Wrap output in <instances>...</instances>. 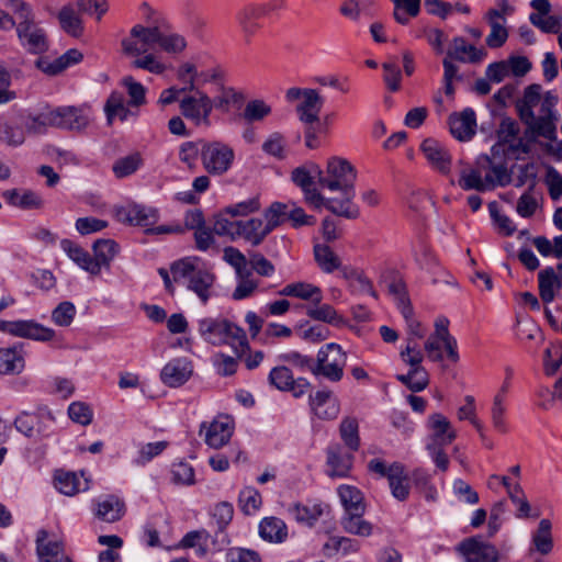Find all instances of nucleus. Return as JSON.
<instances>
[{"label": "nucleus", "instance_id": "nucleus-10", "mask_svg": "<svg viewBox=\"0 0 562 562\" xmlns=\"http://www.w3.org/2000/svg\"><path fill=\"white\" fill-rule=\"evenodd\" d=\"M290 102L297 101L296 111L301 122L314 124L318 122V115L323 106V99L314 89L291 88L286 91Z\"/></svg>", "mask_w": 562, "mask_h": 562}, {"label": "nucleus", "instance_id": "nucleus-22", "mask_svg": "<svg viewBox=\"0 0 562 562\" xmlns=\"http://www.w3.org/2000/svg\"><path fill=\"white\" fill-rule=\"evenodd\" d=\"M465 562H498V551L490 543L477 539H469L460 544Z\"/></svg>", "mask_w": 562, "mask_h": 562}, {"label": "nucleus", "instance_id": "nucleus-14", "mask_svg": "<svg viewBox=\"0 0 562 562\" xmlns=\"http://www.w3.org/2000/svg\"><path fill=\"white\" fill-rule=\"evenodd\" d=\"M234 428V420L229 416L220 415L211 423H204L201 427V431L204 432V441L206 445L211 448L218 449L229 441Z\"/></svg>", "mask_w": 562, "mask_h": 562}, {"label": "nucleus", "instance_id": "nucleus-32", "mask_svg": "<svg viewBox=\"0 0 562 562\" xmlns=\"http://www.w3.org/2000/svg\"><path fill=\"white\" fill-rule=\"evenodd\" d=\"M446 56L461 63H479L485 57V52L467 43L463 37H454Z\"/></svg>", "mask_w": 562, "mask_h": 562}, {"label": "nucleus", "instance_id": "nucleus-29", "mask_svg": "<svg viewBox=\"0 0 562 562\" xmlns=\"http://www.w3.org/2000/svg\"><path fill=\"white\" fill-rule=\"evenodd\" d=\"M328 509L329 506L324 503L308 502L294 503L289 506L288 512L297 522L313 526Z\"/></svg>", "mask_w": 562, "mask_h": 562}, {"label": "nucleus", "instance_id": "nucleus-16", "mask_svg": "<svg viewBox=\"0 0 562 562\" xmlns=\"http://www.w3.org/2000/svg\"><path fill=\"white\" fill-rule=\"evenodd\" d=\"M53 123L55 126L69 128V130H82L87 127L91 121L90 109L64 106L53 111Z\"/></svg>", "mask_w": 562, "mask_h": 562}, {"label": "nucleus", "instance_id": "nucleus-15", "mask_svg": "<svg viewBox=\"0 0 562 562\" xmlns=\"http://www.w3.org/2000/svg\"><path fill=\"white\" fill-rule=\"evenodd\" d=\"M193 374V362L188 357L170 359L160 371L161 382L169 387H179Z\"/></svg>", "mask_w": 562, "mask_h": 562}, {"label": "nucleus", "instance_id": "nucleus-37", "mask_svg": "<svg viewBox=\"0 0 562 562\" xmlns=\"http://www.w3.org/2000/svg\"><path fill=\"white\" fill-rule=\"evenodd\" d=\"M60 246L68 258L79 268L87 271L90 276H98L97 263H93L92 256H90V254L83 248L68 239L61 240Z\"/></svg>", "mask_w": 562, "mask_h": 562}, {"label": "nucleus", "instance_id": "nucleus-48", "mask_svg": "<svg viewBox=\"0 0 562 562\" xmlns=\"http://www.w3.org/2000/svg\"><path fill=\"white\" fill-rule=\"evenodd\" d=\"M272 113L270 103L262 99H254L245 104L241 117L247 123H258L265 121Z\"/></svg>", "mask_w": 562, "mask_h": 562}, {"label": "nucleus", "instance_id": "nucleus-12", "mask_svg": "<svg viewBox=\"0 0 562 562\" xmlns=\"http://www.w3.org/2000/svg\"><path fill=\"white\" fill-rule=\"evenodd\" d=\"M180 101L181 114L196 126H209L214 102L201 90L196 89Z\"/></svg>", "mask_w": 562, "mask_h": 562}, {"label": "nucleus", "instance_id": "nucleus-17", "mask_svg": "<svg viewBox=\"0 0 562 562\" xmlns=\"http://www.w3.org/2000/svg\"><path fill=\"white\" fill-rule=\"evenodd\" d=\"M119 221L136 226H151L158 220V211L137 203H128L116 210Z\"/></svg>", "mask_w": 562, "mask_h": 562}, {"label": "nucleus", "instance_id": "nucleus-62", "mask_svg": "<svg viewBox=\"0 0 562 562\" xmlns=\"http://www.w3.org/2000/svg\"><path fill=\"white\" fill-rule=\"evenodd\" d=\"M289 204L281 202H273L268 209L263 212V221L270 232H272L276 227L280 226L285 218H288Z\"/></svg>", "mask_w": 562, "mask_h": 562}, {"label": "nucleus", "instance_id": "nucleus-21", "mask_svg": "<svg viewBox=\"0 0 562 562\" xmlns=\"http://www.w3.org/2000/svg\"><path fill=\"white\" fill-rule=\"evenodd\" d=\"M449 127L452 136L461 142L470 140L476 132L475 112L467 108L449 116Z\"/></svg>", "mask_w": 562, "mask_h": 562}, {"label": "nucleus", "instance_id": "nucleus-34", "mask_svg": "<svg viewBox=\"0 0 562 562\" xmlns=\"http://www.w3.org/2000/svg\"><path fill=\"white\" fill-rule=\"evenodd\" d=\"M337 494L344 508V515L352 513H366V502L362 492L350 484H341L337 487Z\"/></svg>", "mask_w": 562, "mask_h": 562}, {"label": "nucleus", "instance_id": "nucleus-4", "mask_svg": "<svg viewBox=\"0 0 562 562\" xmlns=\"http://www.w3.org/2000/svg\"><path fill=\"white\" fill-rule=\"evenodd\" d=\"M401 360L411 367L406 374L397 375V380L405 384L413 392H420L427 387L429 376L426 369L422 366L424 352L418 342L413 338H407L406 346L400 351Z\"/></svg>", "mask_w": 562, "mask_h": 562}, {"label": "nucleus", "instance_id": "nucleus-36", "mask_svg": "<svg viewBox=\"0 0 562 562\" xmlns=\"http://www.w3.org/2000/svg\"><path fill=\"white\" fill-rule=\"evenodd\" d=\"M259 536L270 543H282L288 539V527L278 517H265L259 524Z\"/></svg>", "mask_w": 562, "mask_h": 562}, {"label": "nucleus", "instance_id": "nucleus-9", "mask_svg": "<svg viewBox=\"0 0 562 562\" xmlns=\"http://www.w3.org/2000/svg\"><path fill=\"white\" fill-rule=\"evenodd\" d=\"M234 158L233 148L220 142L204 144L201 148L203 168L214 176H222L227 172Z\"/></svg>", "mask_w": 562, "mask_h": 562}, {"label": "nucleus", "instance_id": "nucleus-52", "mask_svg": "<svg viewBox=\"0 0 562 562\" xmlns=\"http://www.w3.org/2000/svg\"><path fill=\"white\" fill-rule=\"evenodd\" d=\"M488 183L485 180V176L479 169L465 168L460 171L458 184L461 189L469 191L475 190L480 192L488 191Z\"/></svg>", "mask_w": 562, "mask_h": 562}, {"label": "nucleus", "instance_id": "nucleus-24", "mask_svg": "<svg viewBox=\"0 0 562 562\" xmlns=\"http://www.w3.org/2000/svg\"><path fill=\"white\" fill-rule=\"evenodd\" d=\"M55 487L66 496H74L79 492H85L90 486V480L85 477V473L68 472L57 470L54 475Z\"/></svg>", "mask_w": 562, "mask_h": 562}, {"label": "nucleus", "instance_id": "nucleus-20", "mask_svg": "<svg viewBox=\"0 0 562 562\" xmlns=\"http://www.w3.org/2000/svg\"><path fill=\"white\" fill-rule=\"evenodd\" d=\"M427 427L430 431L427 443L447 446L457 438L452 424L440 413H434L428 417Z\"/></svg>", "mask_w": 562, "mask_h": 562}, {"label": "nucleus", "instance_id": "nucleus-63", "mask_svg": "<svg viewBox=\"0 0 562 562\" xmlns=\"http://www.w3.org/2000/svg\"><path fill=\"white\" fill-rule=\"evenodd\" d=\"M238 502L239 507L244 514L254 515L260 509L262 498L257 490L252 487H246L239 493Z\"/></svg>", "mask_w": 562, "mask_h": 562}, {"label": "nucleus", "instance_id": "nucleus-8", "mask_svg": "<svg viewBox=\"0 0 562 562\" xmlns=\"http://www.w3.org/2000/svg\"><path fill=\"white\" fill-rule=\"evenodd\" d=\"M321 178V167L314 162H307L296 167L291 172V180L300 187L304 193V199L315 210L325 207V198L314 187V180Z\"/></svg>", "mask_w": 562, "mask_h": 562}, {"label": "nucleus", "instance_id": "nucleus-7", "mask_svg": "<svg viewBox=\"0 0 562 562\" xmlns=\"http://www.w3.org/2000/svg\"><path fill=\"white\" fill-rule=\"evenodd\" d=\"M558 103V98L551 92H546L544 98L536 109L538 111V116L536 112H532V120H526L525 124L528 126V131L533 136H542L548 139H553L555 137V120L557 114L554 113V108Z\"/></svg>", "mask_w": 562, "mask_h": 562}, {"label": "nucleus", "instance_id": "nucleus-64", "mask_svg": "<svg viewBox=\"0 0 562 562\" xmlns=\"http://www.w3.org/2000/svg\"><path fill=\"white\" fill-rule=\"evenodd\" d=\"M533 245L544 257L553 256L558 259L562 258V235L554 237L552 241L546 237H536Z\"/></svg>", "mask_w": 562, "mask_h": 562}, {"label": "nucleus", "instance_id": "nucleus-46", "mask_svg": "<svg viewBox=\"0 0 562 562\" xmlns=\"http://www.w3.org/2000/svg\"><path fill=\"white\" fill-rule=\"evenodd\" d=\"M387 480L392 495L398 501H405L409 494V483L403 467L397 463L392 464Z\"/></svg>", "mask_w": 562, "mask_h": 562}, {"label": "nucleus", "instance_id": "nucleus-61", "mask_svg": "<svg viewBox=\"0 0 562 562\" xmlns=\"http://www.w3.org/2000/svg\"><path fill=\"white\" fill-rule=\"evenodd\" d=\"M518 125L510 119L502 120L497 130L498 142L508 145L510 148H518L520 140L518 139Z\"/></svg>", "mask_w": 562, "mask_h": 562}, {"label": "nucleus", "instance_id": "nucleus-2", "mask_svg": "<svg viewBox=\"0 0 562 562\" xmlns=\"http://www.w3.org/2000/svg\"><path fill=\"white\" fill-rule=\"evenodd\" d=\"M200 262L196 257H188L172 263L170 270L176 282L186 280L188 289L205 304L213 294L216 278L209 269L201 268Z\"/></svg>", "mask_w": 562, "mask_h": 562}, {"label": "nucleus", "instance_id": "nucleus-5", "mask_svg": "<svg viewBox=\"0 0 562 562\" xmlns=\"http://www.w3.org/2000/svg\"><path fill=\"white\" fill-rule=\"evenodd\" d=\"M346 364L347 353L342 347L336 342H328L317 351L312 373L330 382H339L344 378Z\"/></svg>", "mask_w": 562, "mask_h": 562}, {"label": "nucleus", "instance_id": "nucleus-45", "mask_svg": "<svg viewBox=\"0 0 562 562\" xmlns=\"http://www.w3.org/2000/svg\"><path fill=\"white\" fill-rule=\"evenodd\" d=\"M315 261L325 273H331L335 270L342 268L340 258L337 254L327 245L317 244L314 246Z\"/></svg>", "mask_w": 562, "mask_h": 562}, {"label": "nucleus", "instance_id": "nucleus-33", "mask_svg": "<svg viewBox=\"0 0 562 562\" xmlns=\"http://www.w3.org/2000/svg\"><path fill=\"white\" fill-rule=\"evenodd\" d=\"M280 294L300 299L302 301H308L312 303V305L323 301L322 289L313 283L305 281L292 282L284 285L280 291Z\"/></svg>", "mask_w": 562, "mask_h": 562}, {"label": "nucleus", "instance_id": "nucleus-39", "mask_svg": "<svg viewBox=\"0 0 562 562\" xmlns=\"http://www.w3.org/2000/svg\"><path fill=\"white\" fill-rule=\"evenodd\" d=\"M37 554L40 562H61L65 559L61 543L48 539L46 531L42 530L37 536Z\"/></svg>", "mask_w": 562, "mask_h": 562}, {"label": "nucleus", "instance_id": "nucleus-40", "mask_svg": "<svg viewBox=\"0 0 562 562\" xmlns=\"http://www.w3.org/2000/svg\"><path fill=\"white\" fill-rule=\"evenodd\" d=\"M364 513H352L342 515L341 527L350 535L358 537H370L373 533V524L363 518Z\"/></svg>", "mask_w": 562, "mask_h": 562}, {"label": "nucleus", "instance_id": "nucleus-41", "mask_svg": "<svg viewBox=\"0 0 562 562\" xmlns=\"http://www.w3.org/2000/svg\"><path fill=\"white\" fill-rule=\"evenodd\" d=\"M157 44L168 55H181L188 46L186 37L176 32H162L157 27Z\"/></svg>", "mask_w": 562, "mask_h": 562}, {"label": "nucleus", "instance_id": "nucleus-31", "mask_svg": "<svg viewBox=\"0 0 562 562\" xmlns=\"http://www.w3.org/2000/svg\"><path fill=\"white\" fill-rule=\"evenodd\" d=\"M485 19L491 27L490 34L486 36V45L491 48H498L505 44L508 37V31L505 26L506 19L495 9L486 12Z\"/></svg>", "mask_w": 562, "mask_h": 562}, {"label": "nucleus", "instance_id": "nucleus-26", "mask_svg": "<svg viewBox=\"0 0 562 562\" xmlns=\"http://www.w3.org/2000/svg\"><path fill=\"white\" fill-rule=\"evenodd\" d=\"M267 13L268 7L263 4L248 5L239 11L237 15L238 24L247 41L261 29L259 20L266 16Z\"/></svg>", "mask_w": 562, "mask_h": 562}, {"label": "nucleus", "instance_id": "nucleus-38", "mask_svg": "<svg viewBox=\"0 0 562 562\" xmlns=\"http://www.w3.org/2000/svg\"><path fill=\"white\" fill-rule=\"evenodd\" d=\"M307 316L317 322H323L334 327L347 326V319L330 304L317 303L310 306L306 311Z\"/></svg>", "mask_w": 562, "mask_h": 562}, {"label": "nucleus", "instance_id": "nucleus-42", "mask_svg": "<svg viewBox=\"0 0 562 562\" xmlns=\"http://www.w3.org/2000/svg\"><path fill=\"white\" fill-rule=\"evenodd\" d=\"M181 544L183 548H193L198 557L204 558L211 552L214 540L206 530L202 529L188 532L181 540Z\"/></svg>", "mask_w": 562, "mask_h": 562}, {"label": "nucleus", "instance_id": "nucleus-60", "mask_svg": "<svg viewBox=\"0 0 562 562\" xmlns=\"http://www.w3.org/2000/svg\"><path fill=\"white\" fill-rule=\"evenodd\" d=\"M59 22L65 32L72 36H79L82 33V21L80 16L70 7H64L59 12Z\"/></svg>", "mask_w": 562, "mask_h": 562}, {"label": "nucleus", "instance_id": "nucleus-49", "mask_svg": "<svg viewBox=\"0 0 562 562\" xmlns=\"http://www.w3.org/2000/svg\"><path fill=\"white\" fill-rule=\"evenodd\" d=\"M143 162L140 153L134 151L116 159L112 166V171L117 179H123L134 175L143 166Z\"/></svg>", "mask_w": 562, "mask_h": 562}, {"label": "nucleus", "instance_id": "nucleus-54", "mask_svg": "<svg viewBox=\"0 0 562 562\" xmlns=\"http://www.w3.org/2000/svg\"><path fill=\"white\" fill-rule=\"evenodd\" d=\"M339 271L341 277L349 283L350 286L358 291L375 295L374 291L372 290L370 280L364 276L362 271L352 266H342Z\"/></svg>", "mask_w": 562, "mask_h": 562}, {"label": "nucleus", "instance_id": "nucleus-56", "mask_svg": "<svg viewBox=\"0 0 562 562\" xmlns=\"http://www.w3.org/2000/svg\"><path fill=\"white\" fill-rule=\"evenodd\" d=\"M449 321L445 317H440L435 322V330L430 336H435L438 338H445L447 340V357L453 363L458 362L459 353L457 350V340L450 335L449 329Z\"/></svg>", "mask_w": 562, "mask_h": 562}, {"label": "nucleus", "instance_id": "nucleus-28", "mask_svg": "<svg viewBox=\"0 0 562 562\" xmlns=\"http://www.w3.org/2000/svg\"><path fill=\"white\" fill-rule=\"evenodd\" d=\"M25 369V357L20 346L0 348V375H19Z\"/></svg>", "mask_w": 562, "mask_h": 562}, {"label": "nucleus", "instance_id": "nucleus-11", "mask_svg": "<svg viewBox=\"0 0 562 562\" xmlns=\"http://www.w3.org/2000/svg\"><path fill=\"white\" fill-rule=\"evenodd\" d=\"M0 333L43 342L53 340L55 337L54 329L45 327L33 319H0Z\"/></svg>", "mask_w": 562, "mask_h": 562}, {"label": "nucleus", "instance_id": "nucleus-1", "mask_svg": "<svg viewBox=\"0 0 562 562\" xmlns=\"http://www.w3.org/2000/svg\"><path fill=\"white\" fill-rule=\"evenodd\" d=\"M356 168L345 158L330 157L326 167L321 168L319 186L331 192H340L341 198H325V207L331 213L347 218H357L359 209L353 203L356 195Z\"/></svg>", "mask_w": 562, "mask_h": 562}, {"label": "nucleus", "instance_id": "nucleus-6", "mask_svg": "<svg viewBox=\"0 0 562 562\" xmlns=\"http://www.w3.org/2000/svg\"><path fill=\"white\" fill-rule=\"evenodd\" d=\"M11 5L19 20L16 31L22 44L32 53L44 52L47 48L45 32L32 22L26 4L12 0Z\"/></svg>", "mask_w": 562, "mask_h": 562}, {"label": "nucleus", "instance_id": "nucleus-44", "mask_svg": "<svg viewBox=\"0 0 562 562\" xmlns=\"http://www.w3.org/2000/svg\"><path fill=\"white\" fill-rule=\"evenodd\" d=\"M83 55L78 49H69L54 61H41L40 67L48 75H57L64 71L66 68L80 63Z\"/></svg>", "mask_w": 562, "mask_h": 562}, {"label": "nucleus", "instance_id": "nucleus-59", "mask_svg": "<svg viewBox=\"0 0 562 562\" xmlns=\"http://www.w3.org/2000/svg\"><path fill=\"white\" fill-rule=\"evenodd\" d=\"M25 140V133L21 126L14 125L0 117V142L8 146H20Z\"/></svg>", "mask_w": 562, "mask_h": 562}, {"label": "nucleus", "instance_id": "nucleus-51", "mask_svg": "<svg viewBox=\"0 0 562 562\" xmlns=\"http://www.w3.org/2000/svg\"><path fill=\"white\" fill-rule=\"evenodd\" d=\"M339 435L345 446L351 450L357 451L360 447L359 437V423L355 417L342 418L339 425Z\"/></svg>", "mask_w": 562, "mask_h": 562}, {"label": "nucleus", "instance_id": "nucleus-58", "mask_svg": "<svg viewBox=\"0 0 562 562\" xmlns=\"http://www.w3.org/2000/svg\"><path fill=\"white\" fill-rule=\"evenodd\" d=\"M457 416L459 420H469L479 431L480 437L485 439L483 424L477 418L475 400L472 395H467L464 397V404L458 408Z\"/></svg>", "mask_w": 562, "mask_h": 562}, {"label": "nucleus", "instance_id": "nucleus-50", "mask_svg": "<svg viewBox=\"0 0 562 562\" xmlns=\"http://www.w3.org/2000/svg\"><path fill=\"white\" fill-rule=\"evenodd\" d=\"M544 98L541 93V87L539 85H531L526 88L521 104L519 106L520 119L525 122L526 120H532V112Z\"/></svg>", "mask_w": 562, "mask_h": 562}, {"label": "nucleus", "instance_id": "nucleus-47", "mask_svg": "<svg viewBox=\"0 0 562 562\" xmlns=\"http://www.w3.org/2000/svg\"><path fill=\"white\" fill-rule=\"evenodd\" d=\"M104 112L106 115L108 124H112L115 119L124 122L128 119L131 111L125 104L122 93L112 92L104 104Z\"/></svg>", "mask_w": 562, "mask_h": 562}, {"label": "nucleus", "instance_id": "nucleus-25", "mask_svg": "<svg viewBox=\"0 0 562 562\" xmlns=\"http://www.w3.org/2000/svg\"><path fill=\"white\" fill-rule=\"evenodd\" d=\"M311 408L315 416L321 419H335L340 412V404L330 391H318L311 396Z\"/></svg>", "mask_w": 562, "mask_h": 562}, {"label": "nucleus", "instance_id": "nucleus-18", "mask_svg": "<svg viewBox=\"0 0 562 562\" xmlns=\"http://www.w3.org/2000/svg\"><path fill=\"white\" fill-rule=\"evenodd\" d=\"M552 550V524L549 519L543 518L539 521L537 529L531 532L529 555L535 562H541L540 557L549 555Z\"/></svg>", "mask_w": 562, "mask_h": 562}, {"label": "nucleus", "instance_id": "nucleus-55", "mask_svg": "<svg viewBox=\"0 0 562 562\" xmlns=\"http://www.w3.org/2000/svg\"><path fill=\"white\" fill-rule=\"evenodd\" d=\"M209 77L210 75L207 72L199 74L195 65L189 61L181 64L177 70V78L188 83L189 86L186 90L190 91L196 90V85L206 81Z\"/></svg>", "mask_w": 562, "mask_h": 562}, {"label": "nucleus", "instance_id": "nucleus-19", "mask_svg": "<svg viewBox=\"0 0 562 562\" xmlns=\"http://www.w3.org/2000/svg\"><path fill=\"white\" fill-rule=\"evenodd\" d=\"M353 456L345 451L339 445L328 448L326 458V473L331 479H342L350 474Z\"/></svg>", "mask_w": 562, "mask_h": 562}, {"label": "nucleus", "instance_id": "nucleus-13", "mask_svg": "<svg viewBox=\"0 0 562 562\" xmlns=\"http://www.w3.org/2000/svg\"><path fill=\"white\" fill-rule=\"evenodd\" d=\"M157 27H146L142 24L134 25L128 36L122 40V50L127 56H140L157 44Z\"/></svg>", "mask_w": 562, "mask_h": 562}, {"label": "nucleus", "instance_id": "nucleus-23", "mask_svg": "<svg viewBox=\"0 0 562 562\" xmlns=\"http://www.w3.org/2000/svg\"><path fill=\"white\" fill-rule=\"evenodd\" d=\"M420 149L428 162L442 173H448L451 166V155L447 147L437 139L427 138Z\"/></svg>", "mask_w": 562, "mask_h": 562}, {"label": "nucleus", "instance_id": "nucleus-3", "mask_svg": "<svg viewBox=\"0 0 562 562\" xmlns=\"http://www.w3.org/2000/svg\"><path fill=\"white\" fill-rule=\"evenodd\" d=\"M199 333L205 341L215 346L231 345L235 349L247 346V337L244 329L222 317H204L200 319Z\"/></svg>", "mask_w": 562, "mask_h": 562}, {"label": "nucleus", "instance_id": "nucleus-43", "mask_svg": "<svg viewBox=\"0 0 562 562\" xmlns=\"http://www.w3.org/2000/svg\"><path fill=\"white\" fill-rule=\"evenodd\" d=\"M93 263H97L98 276L103 267L109 268L117 254V245L111 239H100L93 244Z\"/></svg>", "mask_w": 562, "mask_h": 562}, {"label": "nucleus", "instance_id": "nucleus-57", "mask_svg": "<svg viewBox=\"0 0 562 562\" xmlns=\"http://www.w3.org/2000/svg\"><path fill=\"white\" fill-rule=\"evenodd\" d=\"M236 277L237 284L232 293L233 300L240 301L252 296L258 289L259 282L251 277V271L241 272L240 274H236Z\"/></svg>", "mask_w": 562, "mask_h": 562}, {"label": "nucleus", "instance_id": "nucleus-27", "mask_svg": "<svg viewBox=\"0 0 562 562\" xmlns=\"http://www.w3.org/2000/svg\"><path fill=\"white\" fill-rule=\"evenodd\" d=\"M125 514L124 502L115 495L101 496L94 502V515L105 521L115 522Z\"/></svg>", "mask_w": 562, "mask_h": 562}, {"label": "nucleus", "instance_id": "nucleus-53", "mask_svg": "<svg viewBox=\"0 0 562 562\" xmlns=\"http://www.w3.org/2000/svg\"><path fill=\"white\" fill-rule=\"evenodd\" d=\"M506 412V398H504V394L497 393L493 397V403L491 406V422L494 429L499 434H506L508 431Z\"/></svg>", "mask_w": 562, "mask_h": 562}, {"label": "nucleus", "instance_id": "nucleus-35", "mask_svg": "<svg viewBox=\"0 0 562 562\" xmlns=\"http://www.w3.org/2000/svg\"><path fill=\"white\" fill-rule=\"evenodd\" d=\"M270 233L263 218L251 217L240 221L239 238H243L251 246H259Z\"/></svg>", "mask_w": 562, "mask_h": 562}, {"label": "nucleus", "instance_id": "nucleus-30", "mask_svg": "<svg viewBox=\"0 0 562 562\" xmlns=\"http://www.w3.org/2000/svg\"><path fill=\"white\" fill-rule=\"evenodd\" d=\"M2 196L8 204L22 210H40L44 206L43 198L31 190L10 189Z\"/></svg>", "mask_w": 562, "mask_h": 562}]
</instances>
